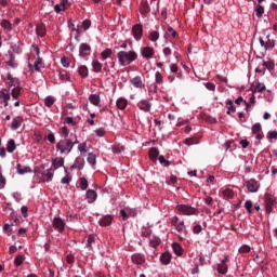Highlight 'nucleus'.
I'll return each instance as SVG.
<instances>
[{"instance_id":"bf43d9fd","label":"nucleus","mask_w":277,"mask_h":277,"mask_svg":"<svg viewBox=\"0 0 277 277\" xmlns=\"http://www.w3.org/2000/svg\"><path fill=\"white\" fill-rule=\"evenodd\" d=\"M79 185H80V189H81L82 192H85V189H88V185H89V184H88V179L81 177Z\"/></svg>"},{"instance_id":"1a4fd4ad","label":"nucleus","mask_w":277,"mask_h":277,"mask_svg":"<svg viewBox=\"0 0 277 277\" xmlns=\"http://www.w3.org/2000/svg\"><path fill=\"white\" fill-rule=\"evenodd\" d=\"M136 107L141 111L148 114V111H150V109L153 108V104L150 103V100H141L137 102Z\"/></svg>"},{"instance_id":"6ab92c4d","label":"nucleus","mask_w":277,"mask_h":277,"mask_svg":"<svg viewBox=\"0 0 277 277\" xmlns=\"http://www.w3.org/2000/svg\"><path fill=\"white\" fill-rule=\"evenodd\" d=\"M179 38V32L174 30L171 26H169L164 32V39L170 40L172 42V39Z\"/></svg>"},{"instance_id":"9d476101","label":"nucleus","mask_w":277,"mask_h":277,"mask_svg":"<svg viewBox=\"0 0 277 277\" xmlns=\"http://www.w3.org/2000/svg\"><path fill=\"white\" fill-rule=\"evenodd\" d=\"M141 55L144 60H153L155 57V48L153 47H143L141 48Z\"/></svg>"},{"instance_id":"69168bd1","label":"nucleus","mask_w":277,"mask_h":277,"mask_svg":"<svg viewBox=\"0 0 277 277\" xmlns=\"http://www.w3.org/2000/svg\"><path fill=\"white\" fill-rule=\"evenodd\" d=\"M241 103H245L246 109H248L250 107V103L243 101L242 96H239L238 98L235 100L236 105H241Z\"/></svg>"},{"instance_id":"473e14b6","label":"nucleus","mask_w":277,"mask_h":277,"mask_svg":"<svg viewBox=\"0 0 277 277\" xmlns=\"http://www.w3.org/2000/svg\"><path fill=\"white\" fill-rule=\"evenodd\" d=\"M149 159H151L154 163H157V159H159V149H157L156 147L150 148Z\"/></svg>"},{"instance_id":"8fccbe9b","label":"nucleus","mask_w":277,"mask_h":277,"mask_svg":"<svg viewBox=\"0 0 277 277\" xmlns=\"http://www.w3.org/2000/svg\"><path fill=\"white\" fill-rule=\"evenodd\" d=\"M66 172V176H64L61 180L62 185H70V181H72V176H70V174H68V170H65Z\"/></svg>"},{"instance_id":"13d9d810","label":"nucleus","mask_w":277,"mask_h":277,"mask_svg":"<svg viewBox=\"0 0 277 277\" xmlns=\"http://www.w3.org/2000/svg\"><path fill=\"white\" fill-rule=\"evenodd\" d=\"M155 81L158 85H162L163 83V75H161L159 71H156L155 74Z\"/></svg>"},{"instance_id":"49530a36","label":"nucleus","mask_w":277,"mask_h":277,"mask_svg":"<svg viewBox=\"0 0 277 277\" xmlns=\"http://www.w3.org/2000/svg\"><path fill=\"white\" fill-rule=\"evenodd\" d=\"M87 160H88V163H90V166H96V154L89 153Z\"/></svg>"},{"instance_id":"7c9ffc66","label":"nucleus","mask_w":277,"mask_h":277,"mask_svg":"<svg viewBox=\"0 0 277 277\" xmlns=\"http://www.w3.org/2000/svg\"><path fill=\"white\" fill-rule=\"evenodd\" d=\"M34 68L37 72H40L42 68H44V62L42 61V57H37V60L34 63Z\"/></svg>"},{"instance_id":"2f4dec72","label":"nucleus","mask_w":277,"mask_h":277,"mask_svg":"<svg viewBox=\"0 0 277 277\" xmlns=\"http://www.w3.org/2000/svg\"><path fill=\"white\" fill-rule=\"evenodd\" d=\"M6 83L10 88H16L18 87V80L16 78L12 77V74L6 75Z\"/></svg>"},{"instance_id":"4d7b16f0","label":"nucleus","mask_w":277,"mask_h":277,"mask_svg":"<svg viewBox=\"0 0 277 277\" xmlns=\"http://www.w3.org/2000/svg\"><path fill=\"white\" fill-rule=\"evenodd\" d=\"M6 184H8V181L5 180V176H3V172L1 171V167H0V189H5Z\"/></svg>"},{"instance_id":"4468645a","label":"nucleus","mask_w":277,"mask_h":277,"mask_svg":"<svg viewBox=\"0 0 277 277\" xmlns=\"http://www.w3.org/2000/svg\"><path fill=\"white\" fill-rule=\"evenodd\" d=\"M92 53V47L88 43H81L79 47V56L80 57H88Z\"/></svg>"},{"instance_id":"423d86ee","label":"nucleus","mask_w":277,"mask_h":277,"mask_svg":"<svg viewBox=\"0 0 277 277\" xmlns=\"http://www.w3.org/2000/svg\"><path fill=\"white\" fill-rule=\"evenodd\" d=\"M245 187L249 194H256L261 189V183L255 179H250L245 182Z\"/></svg>"},{"instance_id":"ddd939ff","label":"nucleus","mask_w":277,"mask_h":277,"mask_svg":"<svg viewBox=\"0 0 277 277\" xmlns=\"http://www.w3.org/2000/svg\"><path fill=\"white\" fill-rule=\"evenodd\" d=\"M251 131L253 135H255V138H258L259 141L265 137V135L263 134V127L261 126V123H254L251 128Z\"/></svg>"},{"instance_id":"f8f14e48","label":"nucleus","mask_w":277,"mask_h":277,"mask_svg":"<svg viewBox=\"0 0 277 277\" xmlns=\"http://www.w3.org/2000/svg\"><path fill=\"white\" fill-rule=\"evenodd\" d=\"M10 91L6 89L0 90V105H3V107H8L10 105Z\"/></svg>"},{"instance_id":"a878e982","label":"nucleus","mask_w":277,"mask_h":277,"mask_svg":"<svg viewBox=\"0 0 277 277\" xmlns=\"http://www.w3.org/2000/svg\"><path fill=\"white\" fill-rule=\"evenodd\" d=\"M172 261V254L170 252H164L160 255V262L162 265H170V262Z\"/></svg>"},{"instance_id":"f257e3e1","label":"nucleus","mask_w":277,"mask_h":277,"mask_svg":"<svg viewBox=\"0 0 277 277\" xmlns=\"http://www.w3.org/2000/svg\"><path fill=\"white\" fill-rule=\"evenodd\" d=\"M68 124L77 127V120L72 117H65L63 119V127L58 129V135H61L62 140L56 144V150L60 155H70V153H72V148H75V144H79L77 134H74V137L72 134H70V128H68Z\"/></svg>"},{"instance_id":"a18cd8bd","label":"nucleus","mask_w":277,"mask_h":277,"mask_svg":"<svg viewBox=\"0 0 277 277\" xmlns=\"http://www.w3.org/2000/svg\"><path fill=\"white\" fill-rule=\"evenodd\" d=\"M6 150L8 153H13L16 150V142L14 140H10L6 144Z\"/></svg>"},{"instance_id":"393cba45","label":"nucleus","mask_w":277,"mask_h":277,"mask_svg":"<svg viewBox=\"0 0 277 277\" xmlns=\"http://www.w3.org/2000/svg\"><path fill=\"white\" fill-rule=\"evenodd\" d=\"M36 34L40 38H44V36H47V26H44V24H38L36 26Z\"/></svg>"},{"instance_id":"9b49d317","label":"nucleus","mask_w":277,"mask_h":277,"mask_svg":"<svg viewBox=\"0 0 277 277\" xmlns=\"http://www.w3.org/2000/svg\"><path fill=\"white\" fill-rule=\"evenodd\" d=\"M132 36L135 40H142L144 36V26L142 24H136L132 27Z\"/></svg>"},{"instance_id":"e433bc0d","label":"nucleus","mask_w":277,"mask_h":277,"mask_svg":"<svg viewBox=\"0 0 277 277\" xmlns=\"http://www.w3.org/2000/svg\"><path fill=\"white\" fill-rule=\"evenodd\" d=\"M172 250L176 256H183V247L177 242L172 243Z\"/></svg>"},{"instance_id":"de8ad7c7","label":"nucleus","mask_w":277,"mask_h":277,"mask_svg":"<svg viewBox=\"0 0 277 277\" xmlns=\"http://www.w3.org/2000/svg\"><path fill=\"white\" fill-rule=\"evenodd\" d=\"M274 62H272V61H267V62H263L262 63V68L264 69V71L265 70H274Z\"/></svg>"},{"instance_id":"39448f33","label":"nucleus","mask_w":277,"mask_h":277,"mask_svg":"<svg viewBox=\"0 0 277 277\" xmlns=\"http://www.w3.org/2000/svg\"><path fill=\"white\" fill-rule=\"evenodd\" d=\"M277 205L276 202V197L274 195L266 193L264 195V207H265V212L269 215L272 211H274V207Z\"/></svg>"},{"instance_id":"0eeeda50","label":"nucleus","mask_w":277,"mask_h":277,"mask_svg":"<svg viewBox=\"0 0 277 277\" xmlns=\"http://www.w3.org/2000/svg\"><path fill=\"white\" fill-rule=\"evenodd\" d=\"M52 226L54 230L61 234L64 233V230H66V222H64L62 217H54L52 221Z\"/></svg>"},{"instance_id":"774afa93","label":"nucleus","mask_w":277,"mask_h":277,"mask_svg":"<svg viewBox=\"0 0 277 277\" xmlns=\"http://www.w3.org/2000/svg\"><path fill=\"white\" fill-rule=\"evenodd\" d=\"M252 207H253L252 200H247V201L245 202V209H246V211H247L248 213H252Z\"/></svg>"},{"instance_id":"603ef678","label":"nucleus","mask_w":277,"mask_h":277,"mask_svg":"<svg viewBox=\"0 0 277 277\" xmlns=\"http://www.w3.org/2000/svg\"><path fill=\"white\" fill-rule=\"evenodd\" d=\"M149 40L150 42H157L159 40V31L153 30L149 32Z\"/></svg>"},{"instance_id":"b1692460","label":"nucleus","mask_w":277,"mask_h":277,"mask_svg":"<svg viewBox=\"0 0 277 277\" xmlns=\"http://www.w3.org/2000/svg\"><path fill=\"white\" fill-rule=\"evenodd\" d=\"M225 107L227 109L226 111L227 116H230V114H235V111H237V108H235V104L233 103V100H227L225 102Z\"/></svg>"},{"instance_id":"72a5a7b5","label":"nucleus","mask_w":277,"mask_h":277,"mask_svg":"<svg viewBox=\"0 0 277 277\" xmlns=\"http://www.w3.org/2000/svg\"><path fill=\"white\" fill-rule=\"evenodd\" d=\"M16 171L17 174H28L29 172H31V167H23V164L17 163Z\"/></svg>"},{"instance_id":"680f3d73","label":"nucleus","mask_w":277,"mask_h":277,"mask_svg":"<svg viewBox=\"0 0 277 277\" xmlns=\"http://www.w3.org/2000/svg\"><path fill=\"white\" fill-rule=\"evenodd\" d=\"M194 235H200L202 233V225L195 223L193 226Z\"/></svg>"},{"instance_id":"c03bdc74","label":"nucleus","mask_w":277,"mask_h":277,"mask_svg":"<svg viewBox=\"0 0 277 277\" xmlns=\"http://www.w3.org/2000/svg\"><path fill=\"white\" fill-rule=\"evenodd\" d=\"M96 241V235L94 234H90L88 236V240H87V248H89L90 250H92V243H94Z\"/></svg>"},{"instance_id":"e2e57ef3","label":"nucleus","mask_w":277,"mask_h":277,"mask_svg":"<svg viewBox=\"0 0 277 277\" xmlns=\"http://www.w3.org/2000/svg\"><path fill=\"white\" fill-rule=\"evenodd\" d=\"M250 250H251L250 246H248V245H242V246L239 248L238 252H239L240 254H248V253L250 252Z\"/></svg>"},{"instance_id":"09e8293b","label":"nucleus","mask_w":277,"mask_h":277,"mask_svg":"<svg viewBox=\"0 0 277 277\" xmlns=\"http://www.w3.org/2000/svg\"><path fill=\"white\" fill-rule=\"evenodd\" d=\"M263 14H265V9L263 8V5L258 4L255 6V15L258 18H262Z\"/></svg>"},{"instance_id":"c9c22d12","label":"nucleus","mask_w":277,"mask_h":277,"mask_svg":"<svg viewBox=\"0 0 277 277\" xmlns=\"http://www.w3.org/2000/svg\"><path fill=\"white\" fill-rule=\"evenodd\" d=\"M160 245H161V238H159L158 236H151L149 238L150 248H157Z\"/></svg>"},{"instance_id":"f3484780","label":"nucleus","mask_w":277,"mask_h":277,"mask_svg":"<svg viewBox=\"0 0 277 277\" xmlns=\"http://www.w3.org/2000/svg\"><path fill=\"white\" fill-rule=\"evenodd\" d=\"M228 255H225L224 259L221 261V263L217 265V272L219 274H226L228 272Z\"/></svg>"},{"instance_id":"cd10ccee","label":"nucleus","mask_w":277,"mask_h":277,"mask_svg":"<svg viewBox=\"0 0 277 277\" xmlns=\"http://www.w3.org/2000/svg\"><path fill=\"white\" fill-rule=\"evenodd\" d=\"M0 25L2 27V29L4 30L5 34H10V31H12V23L8 19H2L0 22Z\"/></svg>"},{"instance_id":"5fc2aeb1","label":"nucleus","mask_w":277,"mask_h":277,"mask_svg":"<svg viewBox=\"0 0 277 277\" xmlns=\"http://www.w3.org/2000/svg\"><path fill=\"white\" fill-rule=\"evenodd\" d=\"M267 41H266V45L265 49L266 50H272L274 49V47H276V41H274L273 39H269V35H267Z\"/></svg>"},{"instance_id":"58836bf2","label":"nucleus","mask_w":277,"mask_h":277,"mask_svg":"<svg viewBox=\"0 0 277 277\" xmlns=\"http://www.w3.org/2000/svg\"><path fill=\"white\" fill-rule=\"evenodd\" d=\"M90 27H92V22L90 19H84L80 28H78V34H81V29H83V31H88Z\"/></svg>"},{"instance_id":"79ce46f5","label":"nucleus","mask_w":277,"mask_h":277,"mask_svg":"<svg viewBox=\"0 0 277 277\" xmlns=\"http://www.w3.org/2000/svg\"><path fill=\"white\" fill-rule=\"evenodd\" d=\"M153 235V229H150V227H143L141 230V237H145L147 239H149Z\"/></svg>"},{"instance_id":"a19ab883","label":"nucleus","mask_w":277,"mask_h":277,"mask_svg":"<svg viewBox=\"0 0 277 277\" xmlns=\"http://www.w3.org/2000/svg\"><path fill=\"white\" fill-rule=\"evenodd\" d=\"M78 75H80V77L82 79H85V77H88L89 75V70H88V67L85 65H81L79 68H78Z\"/></svg>"},{"instance_id":"2eb2a0df","label":"nucleus","mask_w":277,"mask_h":277,"mask_svg":"<svg viewBox=\"0 0 277 277\" xmlns=\"http://www.w3.org/2000/svg\"><path fill=\"white\" fill-rule=\"evenodd\" d=\"M131 261L135 265H144V263H146V256L142 253H134L131 256Z\"/></svg>"},{"instance_id":"052dcab7","label":"nucleus","mask_w":277,"mask_h":277,"mask_svg":"<svg viewBox=\"0 0 277 277\" xmlns=\"http://www.w3.org/2000/svg\"><path fill=\"white\" fill-rule=\"evenodd\" d=\"M25 261V256L24 255H17L15 259H14V265L15 267H21V264L24 263Z\"/></svg>"},{"instance_id":"ea45409f","label":"nucleus","mask_w":277,"mask_h":277,"mask_svg":"<svg viewBox=\"0 0 277 277\" xmlns=\"http://www.w3.org/2000/svg\"><path fill=\"white\" fill-rule=\"evenodd\" d=\"M134 88H144V82H142V77L136 76L131 80Z\"/></svg>"},{"instance_id":"4be33fe9","label":"nucleus","mask_w":277,"mask_h":277,"mask_svg":"<svg viewBox=\"0 0 277 277\" xmlns=\"http://www.w3.org/2000/svg\"><path fill=\"white\" fill-rule=\"evenodd\" d=\"M111 222H114V216L107 214L101 219L100 226H111Z\"/></svg>"},{"instance_id":"c85d7f7f","label":"nucleus","mask_w":277,"mask_h":277,"mask_svg":"<svg viewBox=\"0 0 277 277\" xmlns=\"http://www.w3.org/2000/svg\"><path fill=\"white\" fill-rule=\"evenodd\" d=\"M66 8H68V0H61V3L54 6V11L57 13L64 12Z\"/></svg>"},{"instance_id":"aec40b11","label":"nucleus","mask_w":277,"mask_h":277,"mask_svg":"<svg viewBox=\"0 0 277 277\" xmlns=\"http://www.w3.org/2000/svg\"><path fill=\"white\" fill-rule=\"evenodd\" d=\"M128 105H129V101L124 97H119L116 101V107H117V109H120V111H124V109H127Z\"/></svg>"},{"instance_id":"412c9836","label":"nucleus","mask_w":277,"mask_h":277,"mask_svg":"<svg viewBox=\"0 0 277 277\" xmlns=\"http://www.w3.org/2000/svg\"><path fill=\"white\" fill-rule=\"evenodd\" d=\"M21 124H23V117L21 116L15 117L11 123L12 131H16V129H21Z\"/></svg>"},{"instance_id":"f704fd0d","label":"nucleus","mask_w":277,"mask_h":277,"mask_svg":"<svg viewBox=\"0 0 277 277\" xmlns=\"http://www.w3.org/2000/svg\"><path fill=\"white\" fill-rule=\"evenodd\" d=\"M140 12L144 16H146V14H148L150 12V5H148L147 1L141 2Z\"/></svg>"},{"instance_id":"0e129e2a","label":"nucleus","mask_w":277,"mask_h":277,"mask_svg":"<svg viewBox=\"0 0 277 277\" xmlns=\"http://www.w3.org/2000/svg\"><path fill=\"white\" fill-rule=\"evenodd\" d=\"M11 95L13 98H18V96H21V88L19 87L13 88Z\"/></svg>"},{"instance_id":"4c0bfd02","label":"nucleus","mask_w":277,"mask_h":277,"mask_svg":"<svg viewBox=\"0 0 277 277\" xmlns=\"http://www.w3.org/2000/svg\"><path fill=\"white\" fill-rule=\"evenodd\" d=\"M6 66H10V68H18V63H16V57L14 54H10V60L5 62Z\"/></svg>"},{"instance_id":"864d4df0","label":"nucleus","mask_w":277,"mask_h":277,"mask_svg":"<svg viewBox=\"0 0 277 277\" xmlns=\"http://www.w3.org/2000/svg\"><path fill=\"white\" fill-rule=\"evenodd\" d=\"M44 105H45V107H53V105H55V97L47 96L44 98Z\"/></svg>"},{"instance_id":"5701e85b","label":"nucleus","mask_w":277,"mask_h":277,"mask_svg":"<svg viewBox=\"0 0 277 277\" xmlns=\"http://www.w3.org/2000/svg\"><path fill=\"white\" fill-rule=\"evenodd\" d=\"M53 168H51V169H48L45 172H43L42 174H41V176H42V181L44 182V183H49V181H53Z\"/></svg>"},{"instance_id":"bb28decb","label":"nucleus","mask_w":277,"mask_h":277,"mask_svg":"<svg viewBox=\"0 0 277 277\" xmlns=\"http://www.w3.org/2000/svg\"><path fill=\"white\" fill-rule=\"evenodd\" d=\"M222 196L225 200H233L235 198V192L230 188H225L222 190Z\"/></svg>"},{"instance_id":"c756f323","label":"nucleus","mask_w":277,"mask_h":277,"mask_svg":"<svg viewBox=\"0 0 277 277\" xmlns=\"http://www.w3.org/2000/svg\"><path fill=\"white\" fill-rule=\"evenodd\" d=\"M89 101L91 105H94L95 107H98L101 105V95L98 94H91L89 96Z\"/></svg>"},{"instance_id":"7ed1b4c3","label":"nucleus","mask_w":277,"mask_h":277,"mask_svg":"<svg viewBox=\"0 0 277 277\" xmlns=\"http://www.w3.org/2000/svg\"><path fill=\"white\" fill-rule=\"evenodd\" d=\"M171 226L176 230V235L181 241L187 237V227L185 226V221L181 220V217L174 215L170 219Z\"/></svg>"},{"instance_id":"20e7f679","label":"nucleus","mask_w":277,"mask_h":277,"mask_svg":"<svg viewBox=\"0 0 277 277\" xmlns=\"http://www.w3.org/2000/svg\"><path fill=\"white\" fill-rule=\"evenodd\" d=\"M175 211L176 213H179V215H198V213H200V211L197 208L192 207L190 205H177L175 207Z\"/></svg>"},{"instance_id":"6e6552de","label":"nucleus","mask_w":277,"mask_h":277,"mask_svg":"<svg viewBox=\"0 0 277 277\" xmlns=\"http://www.w3.org/2000/svg\"><path fill=\"white\" fill-rule=\"evenodd\" d=\"M119 215L120 217H122L123 222H127L130 216L135 217V215H137V212L134 209L127 207L120 210Z\"/></svg>"},{"instance_id":"f03ea898","label":"nucleus","mask_w":277,"mask_h":277,"mask_svg":"<svg viewBox=\"0 0 277 277\" xmlns=\"http://www.w3.org/2000/svg\"><path fill=\"white\" fill-rule=\"evenodd\" d=\"M117 58L120 66H129L137 60V52L133 50H121L117 53Z\"/></svg>"},{"instance_id":"dca6fc26","label":"nucleus","mask_w":277,"mask_h":277,"mask_svg":"<svg viewBox=\"0 0 277 277\" xmlns=\"http://www.w3.org/2000/svg\"><path fill=\"white\" fill-rule=\"evenodd\" d=\"M265 90H266L265 84L261 83L259 80H255L251 84L252 94H256V92H265Z\"/></svg>"},{"instance_id":"3c124183","label":"nucleus","mask_w":277,"mask_h":277,"mask_svg":"<svg viewBox=\"0 0 277 277\" xmlns=\"http://www.w3.org/2000/svg\"><path fill=\"white\" fill-rule=\"evenodd\" d=\"M52 167H53V169H52L53 171L57 170V168L64 167V159L61 158V159H58V160H54V161L52 162Z\"/></svg>"},{"instance_id":"6e6d98bb","label":"nucleus","mask_w":277,"mask_h":277,"mask_svg":"<svg viewBox=\"0 0 277 277\" xmlns=\"http://www.w3.org/2000/svg\"><path fill=\"white\" fill-rule=\"evenodd\" d=\"M113 51H111V49H105L102 53H101V57H102V60H107L108 57H111V55H113Z\"/></svg>"},{"instance_id":"338daca9","label":"nucleus","mask_w":277,"mask_h":277,"mask_svg":"<svg viewBox=\"0 0 277 277\" xmlns=\"http://www.w3.org/2000/svg\"><path fill=\"white\" fill-rule=\"evenodd\" d=\"M158 160H159V163H161V166H163L164 168H168L170 166V161L166 160V157L163 156H159Z\"/></svg>"},{"instance_id":"a211bd4d","label":"nucleus","mask_w":277,"mask_h":277,"mask_svg":"<svg viewBox=\"0 0 277 277\" xmlns=\"http://www.w3.org/2000/svg\"><path fill=\"white\" fill-rule=\"evenodd\" d=\"M96 198H98V194L94 189H88L85 193V200H88L89 205L96 202Z\"/></svg>"},{"instance_id":"37998d69","label":"nucleus","mask_w":277,"mask_h":277,"mask_svg":"<svg viewBox=\"0 0 277 277\" xmlns=\"http://www.w3.org/2000/svg\"><path fill=\"white\" fill-rule=\"evenodd\" d=\"M92 67H93V72H101V70H103V64H101V62L98 61H93Z\"/></svg>"}]
</instances>
